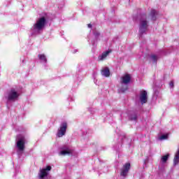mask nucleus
<instances>
[{
    "label": "nucleus",
    "instance_id": "f257e3e1",
    "mask_svg": "<svg viewBox=\"0 0 179 179\" xmlns=\"http://www.w3.org/2000/svg\"><path fill=\"white\" fill-rule=\"evenodd\" d=\"M19 92L15 88H12L4 94V100L6 104L9 105L10 103H15L19 99Z\"/></svg>",
    "mask_w": 179,
    "mask_h": 179
},
{
    "label": "nucleus",
    "instance_id": "f03ea898",
    "mask_svg": "<svg viewBox=\"0 0 179 179\" xmlns=\"http://www.w3.org/2000/svg\"><path fill=\"white\" fill-rule=\"evenodd\" d=\"M148 16L146 14H142L140 17L139 34L143 36L148 30Z\"/></svg>",
    "mask_w": 179,
    "mask_h": 179
},
{
    "label": "nucleus",
    "instance_id": "7ed1b4c3",
    "mask_svg": "<svg viewBox=\"0 0 179 179\" xmlns=\"http://www.w3.org/2000/svg\"><path fill=\"white\" fill-rule=\"evenodd\" d=\"M26 144V138L23 135H18L16 138V146L18 155H22L24 151V145Z\"/></svg>",
    "mask_w": 179,
    "mask_h": 179
},
{
    "label": "nucleus",
    "instance_id": "20e7f679",
    "mask_svg": "<svg viewBox=\"0 0 179 179\" xmlns=\"http://www.w3.org/2000/svg\"><path fill=\"white\" fill-rule=\"evenodd\" d=\"M129 82H131V76L129 74H126L122 77L121 83L122 85H124L120 88L122 93L128 90V83H129Z\"/></svg>",
    "mask_w": 179,
    "mask_h": 179
},
{
    "label": "nucleus",
    "instance_id": "39448f33",
    "mask_svg": "<svg viewBox=\"0 0 179 179\" xmlns=\"http://www.w3.org/2000/svg\"><path fill=\"white\" fill-rule=\"evenodd\" d=\"M46 23L47 20H45V17H41L36 21V23L34 24V30H43Z\"/></svg>",
    "mask_w": 179,
    "mask_h": 179
},
{
    "label": "nucleus",
    "instance_id": "423d86ee",
    "mask_svg": "<svg viewBox=\"0 0 179 179\" xmlns=\"http://www.w3.org/2000/svg\"><path fill=\"white\" fill-rule=\"evenodd\" d=\"M60 149L61 150L59 152V156H69L73 153V150L68 145L62 146Z\"/></svg>",
    "mask_w": 179,
    "mask_h": 179
},
{
    "label": "nucleus",
    "instance_id": "0eeeda50",
    "mask_svg": "<svg viewBox=\"0 0 179 179\" xmlns=\"http://www.w3.org/2000/svg\"><path fill=\"white\" fill-rule=\"evenodd\" d=\"M66 128H68V123L66 122H62L57 134L58 138H62L66 134Z\"/></svg>",
    "mask_w": 179,
    "mask_h": 179
},
{
    "label": "nucleus",
    "instance_id": "6e6552de",
    "mask_svg": "<svg viewBox=\"0 0 179 179\" xmlns=\"http://www.w3.org/2000/svg\"><path fill=\"white\" fill-rule=\"evenodd\" d=\"M130 169H131V164L129 163L125 164L123 166V167L120 169V176L122 177H127V176H128V173Z\"/></svg>",
    "mask_w": 179,
    "mask_h": 179
},
{
    "label": "nucleus",
    "instance_id": "1a4fd4ad",
    "mask_svg": "<svg viewBox=\"0 0 179 179\" xmlns=\"http://www.w3.org/2000/svg\"><path fill=\"white\" fill-rule=\"evenodd\" d=\"M139 100L141 104H145L148 102V92L143 90L140 92Z\"/></svg>",
    "mask_w": 179,
    "mask_h": 179
},
{
    "label": "nucleus",
    "instance_id": "9d476101",
    "mask_svg": "<svg viewBox=\"0 0 179 179\" xmlns=\"http://www.w3.org/2000/svg\"><path fill=\"white\" fill-rule=\"evenodd\" d=\"M51 170V166H48L45 169H41L39 173L40 178H44V177H47L48 176V172Z\"/></svg>",
    "mask_w": 179,
    "mask_h": 179
},
{
    "label": "nucleus",
    "instance_id": "9b49d317",
    "mask_svg": "<svg viewBox=\"0 0 179 179\" xmlns=\"http://www.w3.org/2000/svg\"><path fill=\"white\" fill-rule=\"evenodd\" d=\"M113 52V50L111 49H108L106 52H103L101 55L98 57V61H104L106 58H107L108 55H110Z\"/></svg>",
    "mask_w": 179,
    "mask_h": 179
},
{
    "label": "nucleus",
    "instance_id": "f8f14e48",
    "mask_svg": "<svg viewBox=\"0 0 179 179\" xmlns=\"http://www.w3.org/2000/svg\"><path fill=\"white\" fill-rule=\"evenodd\" d=\"M102 76H105V78H108L110 76V69L108 67H105L101 70Z\"/></svg>",
    "mask_w": 179,
    "mask_h": 179
},
{
    "label": "nucleus",
    "instance_id": "ddd939ff",
    "mask_svg": "<svg viewBox=\"0 0 179 179\" xmlns=\"http://www.w3.org/2000/svg\"><path fill=\"white\" fill-rule=\"evenodd\" d=\"M38 58L42 64H47V57H45V55H38Z\"/></svg>",
    "mask_w": 179,
    "mask_h": 179
},
{
    "label": "nucleus",
    "instance_id": "4468645a",
    "mask_svg": "<svg viewBox=\"0 0 179 179\" xmlns=\"http://www.w3.org/2000/svg\"><path fill=\"white\" fill-rule=\"evenodd\" d=\"M179 163V148L178 149L177 152L175 155V157L173 159V166H177Z\"/></svg>",
    "mask_w": 179,
    "mask_h": 179
},
{
    "label": "nucleus",
    "instance_id": "2eb2a0df",
    "mask_svg": "<svg viewBox=\"0 0 179 179\" xmlns=\"http://www.w3.org/2000/svg\"><path fill=\"white\" fill-rule=\"evenodd\" d=\"M157 59H159V56L156 55H151L150 56V61L152 62V64H157Z\"/></svg>",
    "mask_w": 179,
    "mask_h": 179
},
{
    "label": "nucleus",
    "instance_id": "dca6fc26",
    "mask_svg": "<svg viewBox=\"0 0 179 179\" xmlns=\"http://www.w3.org/2000/svg\"><path fill=\"white\" fill-rule=\"evenodd\" d=\"M156 15H157L156 10H152L150 11L149 16L150 17L151 20H156Z\"/></svg>",
    "mask_w": 179,
    "mask_h": 179
},
{
    "label": "nucleus",
    "instance_id": "f3484780",
    "mask_svg": "<svg viewBox=\"0 0 179 179\" xmlns=\"http://www.w3.org/2000/svg\"><path fill=\"white\" fill-rule=\"evenodd\" d=\"M170 155H166L164 156H162L161 158V163H166V162L169 160V157Z\"/></svg>",
    "mask_w": 179,
    "mask_h": 179
},
{
    "label": "nucleus",
    "instance_id": "a211bd4d",
    "mask_svg": "<svg viewBox=\"0 0 179 179\" xmlns=\"http://www.w3.org/2000/svg\"><path fill=\"white\" fill-rule=\"evenodd\" d=\"M166 139H169V134H163L159 137L160 141H164Z\"/></svg>",
    "mask_w": 179,
    "mask_h": 179
},
{
    "label": "nucleus",
    "instance_id": "6ab92c4d",
    "mask_svg": "<svg viewBox=\"0 0 179 179\" xmlns=\"http://www.w3.org/2000/svg\"><path fill=\"white\" fill-rule=\"evenodd\" d=\"M129 120H131L133 121H136L138 116L136 115V114H134V115L129 116Z\"/></svg>",
    "mask_w": 179,
    "mask_h": 179
},
{
    "label": "nucleus",
    "instance_id": "aec40b11",
    "mask_svg": "<svg viewBox=\"0 0 179 179\" xmlns=\"http://www.w3.org/2000/svg\"><path fill=\"white\" fill-rule=\"evenodd\" d=\"M170 87H174V83L173 81H171L169 83Z\"/></svg>",
    "mask_w": 179,
    "mask_h": 179
},
{
    "label": "nucleus",
    "instance_id": "412c9836",
    "mask_svg": "<svg viewBox=\"0 0 179 179\" xmlns=\"http://www.w3.org/2000/svg\"><path fill=\"white\" fill-rule=\"evenodd\" d=\"M94 36H95V37H99V36H100V33L96 32L94 34Z\"/></svg>",
    "mask_w": 179,
    "mask_h": 179
},
{
    "label": "nucleus",
    "instance_id": "4be33fe9",
    "mask_svg": "<svg viewBox=\"0 0 179 179\" xmlns=\"http://www.w3.org/2000/svg\"><path fill=\"white\" fill-rule=\"evenodd\" d=\"M76 52H78V50H77V49H75V50L73 51V54H76Z\"/></svg>",
    "mask_w": 179,
    "mask_h": 179
},
{
    "label": "nucleus",
    "instance_id": "5701e85b",
    "mask_svg": "<svg viewBox=\"0 0 179 179\" xmlns=\"http://www.w3.org/2000/svg\"><path fill=\"white\" fill-rule=\"evenodd\" d=\"M88 27H89L90 29H92V24H88Z\"/></svg>",
    "mask_w": 179,
    "mask_h": 179
}]
</instances>
